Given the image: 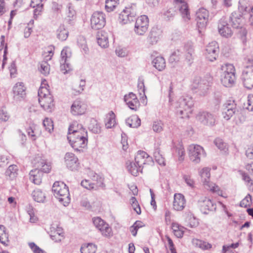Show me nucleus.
<instances>
[{"mask_svg":"<svg viewBox=\"0 0 253 253\" xmlns=\"http://www.w3.org/2000/svg\"><path fill=\"white\" fill-rule=\"evenodd\" d=\"M67 139L75 150L81 151V149L84 148L87 146V132L81 124L74 122L69 127Z\"/></svg>","mask_w":253,"mask_h":253,"instance_id":"nucleus-1","label":"nucleus"},{"mask_svg":"<svg viewBox=\"0 0 253 253\" xmlns=\"http://www.w3.org/2000/svg\"><path fill=\"white\" fill-rule=\"evenodd\" d=\"M193 105L192 97L188 96L180 97L174 104L176 115L181 118H189Z\"/></svg>","mask_w":253,"mask_h":253,"instance_id":"nucleus-2","label":"nucleus"},{"mask_svg":"<svg viewBox=\"0 0 253 253\" xmlns=\"http://www.w3.org/2000/svg\"><path fill=\"white\" fill-rule=\"evenodd\" d=\"M52 191L55 197L64 206L68 205L70 201V194L68 186L63 182L56 181L54 183Z\"/></svg>","mask_w":253,"mask_h":253,"instance_id":"nucleus-3","label":"nucleus"},{"mask_svg":"<svg viewBox=\"0 0 253 253\" xmlns=\"http://www.w3.org/2000/svg\"><path fill=\"white\" fill-rule=\"evenodd\" d=\"M221 82L226 87L232 86L235 83L236 77L234 66L231 64H225L222 66Z\"/></svg>","mask_w":253,"mask_h":253,"instance_id":"nucleus-4","label":"nucleus"},{"mask_svg":"<svg viewBox=\"0 0 253 253\" xmlns=\"http://www.w3.org/2000/svg\"><path fill=\"white\" fill-rule=\"evenodd\" d=\"M188 151L190 160L196 164L199 163L201 159L206 157V153L203 148L199 145H189Z\"/></svg>","mask_w":253,"mask_h":253,"instance_id":"nucleus-5","label":"nucleus"},{"mask_svg":"<svg viewBox=\"0 0 253 253\" xmlns=\"http://www.w3.org/2000/svg\"><path fill=\"white\" fill-rule=\"evenodd\" d=\"M136 5L133 4L130 7H126L119 14V21L122 24H126L136 19Z\"/></svg>","mask_w":253,"mask_h":253,"instance_id":"nucleus-6","label":"nucleus"},{"mask_svg":"<svg viewBox=\"0 0 253 253\" xmlns=\"http://www.w3.org/2000/svg\"><path fill=\"white\" fill-rule=\"evenodd\" d=\"M198 206L201 211L205 214H208L210 211H215L216 208V204L206 197H202L198 200Z\"/></svg>","mask_w":253,"mask_h":253,"instance_id":"nucleus-7","label":"nucleus"},{"mask_svg":"<svg viewBox=\"0 0 253 253\" xmlns=\"http://www.w3.org/2000/svg\"><path fill=\"white\" fill-rule=\"evenodd\" d=\"M134 32L138 35L142 36L147 31L149 26V19L146 15H143L136 18Z\"/></svg>","mask_w":253,"mask_h":253,"instance_id":"nucleus-8","label":"nucleus"},{"mask_svg":"<svg viewBox=\"0 0 253 253\" xmlns=\"http://www.w3.org/2000/svg\"><path fill=\"white\" fill-rule=\"evenodd\" d=\"M106 23L104 14L102 12L96 11L93 13L90 19L92 29L95 30L102 29Z\"/></svg>","mask_w":253,"mask_h":253,"instance_id":"nucleus-9","label":"nucleus"},{"mask_svg":"<svg viewBox=\"0 0 253 253\" xmlns=\"http://www.w3.org/2000/svg\"><path fill=\"white\" fill-rule=\"evenodd\" d=\"M211 78H209V80L206 79H202L200 77H195L192 81V89H198L202 93H204L207 91L210 86Z\"/></svg>","mask_w":253,"mask_h":253,"instance_id":"nucleus-10","label":"nucleus"},{"mask_svg":"<svg viewBox=\"0 0 253 253\" xmlns=\"http://www.w3.org/2000/svg\"><path fill=\"white\" fill-rule=\"evenodd\" d=\"M217 29L219 34L225 38L231 37L233 34L232 30L229 27L228 19L225 17H222L218 21Z\"/></svg>","mask_w":253,"mask_h":253,"instance_id":"nucleus-11","label":"nucleus"},{"mask_svg":"<svg viewBox=\"0 0 253 253\" xmlns=\"http://www.w3.org/2000/svg\"><path fill=\"white\" fill-rule=\"evenodd\" d=\"M93 223L96 228L101 232L103 236L110 237L112 235L111 228L100 217H94Z\"/></svg>","mask_w":253,"mask_h":253,"instance_id":"nucleus-12","label":"nucleus"},{"mask_svg":"<svg viewBox=\"0 0 253 253\" xmlns=\"http://www.w3.org/2000/svg\"><path fill=\"white\" fill-rule=\"evenodd\" d=\"M241 80L245 87L251 89L253 87V67L247 66L243 71Z\"/></svg>","mask_w":253,"mask_h":253,"instance_id":"nucleus-13","label":"nucleus"},{"mask_svg":"<svg viewBox=\"0 0 253 253\" xmlns=\"http://www.w3.org/2000/svg\"><path fill=\"white\" fill-rule=\"evenodd\" d=\"M197 26L199 28L203 29L206 27L209 18L208 10L204 8H200L196 14Z\"/></svg>","mask_w":253,"mask_h":253,"instance_id":"nucleus-14","label":"nucleus"},{"mask_svg":"<svg viewBox=\"0 0 253 253\" xmlns=\"http://www.w3.org/2000/svg\"><path fill=\"white\" fill-rule=\"evenodd\" d=\"M65 162L68 169L72 171L78 170L80 167L78 158L72 153H66L65 157Z\"/></svg>","mask_w":253,"mask_h":253,"instance_id":"nucleus-15","label":"nucleus"},{"mask_svg":"<svg viewBox=\"0 0 253 253\" xmlns=\"http://www.w3.org/2000/svg\"><path fill=\"white\" fill-rule=\"evenodd\" d=\"M219 52L218 45L217 42L213 41L209 43L206 49V58L210 61L216 60Z\"/></svg>","mask_w":253,"mask_h":253,"instance_id":"nucleus-16","label":"nucleus"},{"mask_svg":"<svg viewBox=\"0 0 253 253\" xmlns=\"http://www.w3.org/2000/svg\"><path fill=\"white\" fill-rule=\"evenodd\" d=\"M175 6L179 10L184 21L190 20V15L187 2L184 0H175Z\"/></svg>","mask_w":253,"mask_h":253,"instance_id":"nucleus-17","label":"nucleus"},{"mask_svg":"<svg viewBox=\"0 0 253 253\" xmlns=\"http://www.w3.org/2000/svg\"><path fill=\"white\" fill-rule=\"evenodd\" d=\"M87 105L80 100H76L71 107V113L74 116L82 115L85 113Z\"/></svg>","mask_w":253,"mask_h":253,"instance_id":"nucleus-18","label":"nucleus"},{"mask_svg":"<svg viewBox=\"0 0 253 253\" xmlns=\"http://www.w3.org/2000/svg\"><path fill=\"white\" fill-rule=\"evenodd\" d=\"M197 119L204 125L213 126L215 122V116L208 112L200 113L197 117Z\"/></svg>","mask_w":253,"mask_h":253,"instance_id":"nucleus-19","label":"nucleus"},{"mask_svg":"<svg viewBox=\"0 0 253 253\" xmlns=\"http://www.w3.org/2000/svg\"><path fill=\"white\" fill-rule=\"evenodd\" d=\"M136 164L142 167L144 165H150L152 163V158L143 151H138L135 157Z\"/></svg>","mask_w":253,"mask_h":253,"instance_id":"nucleus-20","label":"nucleus"},{"mask_svg":"<svg viewBox=\"0 0 253 253\" xmlns=\"http://www.w3.org/2000/svg\"><path fill=\"white\" fill-rule=\"evenodd\" d=\"M181 49L183 51V54L184 53L186 61L189 65H191L193 62L195 57V50L193 45L191 43L188 42Z\"/></svg>","mask_w":253,"mask_h":253,"instance_id":"nucleus-21","label":"nucleus"},{"mask_svg":"<svg viewBox=\"0 0 253 253\" xmlns=\"http://www.w3.org/2000/svg\"><path fill=\"white\" fill-rule=\"evenodd\" d=\"M39 102L41 107L45 111L51 112L54 107L53 99L49 93H44L43 97L39 98Z\"/></svg>","mask_w":253,"mask_h":253,"instance_id":"nucleus-22","label":"nucleus"},{"mask_svg":"<svg viewBox=\"0 0 253 253\" xmlns=\"http://www.w3.org/2000/svg\"><path fill=\"white\" fill-rule=\"evenodd\" d=\"M124 99V101L131 110H137L139 105V102L134 93L130 92L128 94L125 95Z\"/></svg>","mask_w":253,"mask_h":253,"instance_id":"nucleus-23","label":"nucleus"},{"mask_svg":"<svg viewBox=\"0 0 253 253\" xmlns=\"http://www.w3.org/2000/svg\"><path fill=\"white\" fill-rule=\"evenodd\" d=\"M186 205V200L184 195L180 193H176L174 195L173 208L174 210L181 211Z\"/></svg>","mask_w":253,"mask_h":253,"instance_id":"nucleus-24","label":"nucleus"},{"mask_svg":"<svg viewBox=\"0 0 253 253\" xmlns=\"http://www.w3.org/2000/svg\"><path fill=\"white\" fill-rule=\"evenodd\" d=\"M70 58V53H68L67 49L64 48L61 52V59L60 63L62 70H65L64 73L70 69L69 59Z\"/></svg>","mask_w":253,"mask_h":253,"instance_id":"nucleus-25","label":"nucleus"},{"mask_svg":"<svg viewBox=\"0 0 253 253\" xmlns=\"http://www.w3.org/2000/svg\"><path fill=\"white\" fill-rule=\"evenodd\" d=\"M243 16L242 13L234 11L229 17V20L231 23L232 26L234 28H239L242 27L243 24Z\"/></svg>","mask_w":253,"mask_h":253,"instance_id":"nucleus-26","label":"nucleus"},{"mask_svg":"<svg viewBox=\"0 0 253 253\" xmlns=\"http://www.w3.org/2000/svg\"><path fill=\"white\" fill-rule=\"evenodd\" d=\"M30 180L35 184L39 185L42 183V173L39 169H35L29 173Z\"/></svg>","mask_w":253,"mask_h":253,"instance_id":"nucleus-27","label":"nucleus"},{"mask_svg":"<svg viewBox=\"0 0 253 253\" xmlns=\"http://www.w3.org/2000/svg\"><path fill=\"white\" fill-rule=\"evenodd\" d=\"M96 39L99 46L103 48L108 47L109 44L108 36L106 32L104 31L98 32L96 36Z\"/></svg>","mask_w":253,"mask_h":253,"instance_id":"nucleus-28","label":"nucleus"},{"mask_svg":"<svg viewBox=\"0 0 253 253\" xmlns=\"http://www.w3.org/2000/svg\"><path fill=\"white\" fill-rule=\"evenodd\" d=\"M126 167L128 172L134 176H137L139 172H142V167L138 166L135 162L127 161L126 162Z\"/></svg>","mask_w":253,"mask_h":253,"instance_id":"nucleus-29","label":"nucleus"},{"mask_svg":"<svg viewBox=\"0 0 253 253\" xmlns=\"http://www.w3.org/2000/svg\"><path fill=\"white\" fill-rule=\"evenodd\" d=\"M153 66L158 71H162L166 68V61L162 56H157L152 61Z\"/></svg>","mask_w":253,"mask_h":253,"instance_id":"nucleus-30","label":"nucleus"},{"mask_svg":"<svg viewBox=\"0 0 253 253\" xmlns=\"http://www.w3.org/2000/svg\"><path fill=\"white\" fill-rule=\"evenodd\" d=\"M51 229H53L54 230H51L52 233L50 235L51 239L56 242L61 241L63 237L62 229L58 226H57L56 229L54 227H52Z\"/></svg>","mask_w":253,"mask_h":253,"instance_id":"nucleus-31","label":"nucleus"},{"mask_svg":"<svg viewBox=\"0 0 253 253\" xmlns=\"http://www.w3.org/2000/svg\"><path fill=\"white\" fill-rule=\"evenodd\" d=\"M26 87L23 83L16 84L13 87V91L14 95L19 96L23 98L26 94Z\"/></svg>","mask_w":253,"mask_h":253,"instance_id":"nucleus-32","label":"nucleus"},{"mask_svg":"<svg viewBox=\"0 0 253 253\" xmlns=\"http://www.w3.org/2000/svg\"><path fill=\"white\" fill-rule=\"evenodd\" d=\"M126 124L130 127L137 128L140 126L141 120L136 115H133L126 120Z\"/></svg>","mask_w":253,"mask_h":253,"instance_id":"nucleus-33","label":"nucleus"},{"mask_svg":"<svg viewBox=\"0 0 253 253\" xmlns=\"http://www.w3.org/2000/svg\"><path fill=\"white\" fill-rule=\"evenodd\" d=\"M210 170L211 169L210 168L206 167L203 168L199 171L202 182L205 185L209 184V180L211 176Z\"/></svg>","mask_w":253,"mask_h":253,"instance_id":"nucleus-34","label":"nucleus"},{"mask_svg":"<svg viewBox=\"0 0 253 253\" xmlns=\"http://www.w3.org/2000/svg\"><path fill=\"white\" fill-rule=\"evenodd\" d=\"M251 7L248 2L246 0H240L238 5V11L237 12L242 13L243 15L248 13L250 11Z\"/></svg>","mask_w":253,"mask_h":253,"instance_id":"nucleus-35","label":"nucleus"},{"mask_svg":"<svg viewBox=\"0 0 253 253\" xmlns=\"http://www.w3.org/2000/svg\"><path fill=\"white\" fill-rule=\"evenodd\" d=\"M154 157L156 161L160 165L165 166L166 165L165 158L163 157L161 153L160 148L158 146H155L154 151Z\"/></svg>","mask_w":253,"mask_h":253,"instance_id":"nucleus-36","label":"nucleus"},{"mask_svg":"<svg viewBox=\"0 0 253 253\" xmlns=\"http://www.w3.org/2000/svg\"><path fill=\"white\" fill-rule=\"evenodd\" d=\"M57 37L59 40L64 41H65L68 37L69 32L68 31L65 29L64 25H60L56 31Z\"/></svg>","mask_w":253,"mask_h":253,"instance_id":"nucleus-37","label":"nucleus"},{"mask_svg":"<svg viewBox=\"0 0 253 253\" xmlns=\"http://www.w3.org/2000/svg\"><path fill=\"white\" fill-rule=\"evenodd\" d=\"M116 124V116L113 111H110L107 116V121L105 123V126L107 128H111L115 126Z\"/></svg>","mask_w":253,"mask_h":253,"instance_id":"nucleus-38","label":"nucleus"},{"mask_svg":"<svg viewBox=\"0 0 253 253\" xmlns=\"http://www.w3.org/2000/svg\"><path fill=\"white\" fill-rule=\"evenodd\" d=\"M88 129L92 132L95 134L99 133L101 132V127L98 123L97 121L94 118L90 119Z\"/></svg>","mask_w":253,"mask_h":253,"instance_id":"nucleus-39","label":"nucleus"},{"mask_svg":"<svg viewBox=\"0 0 253 253\" xmlns=\"http://www.w3.org/2000/svg\"><path fill=\"white\" fill-rule=\"evenodd\" d=\"M97 250V246L92 243H88L83 245L81 248V253H95Z\"/></svg>","mask_w":253,"mask_h":253,"instance_id":"nucleus-40","label":"nucleus"},{"mask_svg":"<svg viewBox=\"0 0 253 253\" xmlns=\"http://www.w3.org/2000/svg\"><path fill=\"white\" fill-rule=\"evenodd\" d=\"M183 54V51L182 49H177L174 50L170 55L169 61L170 63L178 62L180 59L182 55Z\"/></svg>","mask_w":253,"mask_h":253,"instance_id":"nucleus-41","label":"nucleus"},{"mask_svg":"<svg viewBox=\"0 0 253 253\" xmlns=\"http://www.w3.org/2000/svg\"><path fill=\"white\" fill-rule=\"evenodd\" d=\"M175 153L178 156V161L182 162L184 159L185 156V150L181 142H178L175 146Z\"/></svg>","mask_w":253,"mask_h":253,"instance_id":"nucleus-42","label":"nucleus"},{"mask_svg":"<svg viewBox=\"0 0 253 253\" xmlns=\"http://www.w3.org/2000/svg\"><path fill=\"white\" fill-rule=\"evenodd\" d=\"M32 196L34 200L39 203H43L45 199V194L39 189L33 192Z\"/></svg>","mask_w":253,"mask_h":253,"instance_id":"nucleus-43","label":"nucleus"},{"mask_svg":"<svg viewBox=\"0 0 253 253\" xmlns=\"http://www.w3.org/2000/svg\"><path fill=\"white\" fill-rule=\"evenodd\" d=\"M214 143L216 146L224 153H228V145L223 142L222 139L219 138H216L214 141Z\"/></svg>","mask_w":253,"mask_h":253,"instance_id":"nucleus-44","label":"nucleus"},{"mask_svg":"<svg viewBox=\"0 0 253 253\" xmlns=\"http://www.w3.org/2000/svg\"><path fill=\"white\" fill-rule=\"evenodd\" d=\"M192 243L195 247L204 250H208L211 248V245L209 243L197 239H193Z\"/></svg>","mask_w":253,"mask_h":253,"instance_id":"nucleus-45","label":"nucleus"},{"mask_svg":"<svg viewBox=\"0 0 253 253\" xmlns=\"http://www.w3.org/2000/svg\"><path fill=\"white\" fill-rule=\"evenodd\" d=\"M18 167L15 165L9 166L5 171V175L12 179L16 177L17 175Z\"/></svg>","mask_w":253,"mask_h":253,"instance_id":"nucleus-46","label":"nucleus"},{"mask_svg":"<svg viewBox=\"0 0 253 253\" xmlns=\"http://www.w3.org/2000/svg\"><path fill=\"white\" fill-rule=\"evenodd\" d=\"M159 39V34L155 29H153L149 33L147 38L148 42L150 44L153 45L156 44Z\"/></svg>","mask_w":253,"mask_h":253,"instance_id":"nucleus-47","label":"nucleus"},{"mask_svg":"<svg viewBox=\"0 0 253 253\" xmlns=\"http://www.w3.org/2000/svg\"><path fill=\"white\" fill-rule=\"evenodd\" d=\"M38 169L42 172V174L43 172H49L51 169L50 165L47 164L43 160H41L40 162H38Z\"/></svg>","mask_w":253,"mask_h":253,"instance_id":"nucleus-48","label":"nucleus"},{"mask_svg":"<svg viewBox=\"0 0 253 253\" xmlns=\"http://www.w3.org/2000/svg\"><path fill=\"white\" fill-rule=\"evenodd\" d=\"M119 0H106L105 1V9L107 12H111L117 6Z\"/></svg>","mask_w":253,"mask_h":253,"instance_id":"nucleus-49","label":"nucleus"},{"mask_svg":"<svg viewBox=\"0 0 253 253\" xmlns=\"http://www.w3.org/2000/svg\"><path fill=\"white\" fill-rule=\"evenodd\" d=\"M81 184L83 187L88 190L97 189V185H95L94 182H91L88 180H83L81 182Z\"/></svg>","mask_w":253,"mask_h":253,"instance_id":"nucleus-50","label":"nucleus"},{"mask_svg":"<svg viewBox=\"0 0 253 253\" xmlns=\"http://www.w3.org/2000/svg\"><path fill=\"white\" fill-rule=\"evenodd\" d=\"M222 115L223 118L226 121H228L238 111L237 110H226V109H222Z\"/></svg>","mask_w":253,"mask_h":253,"instance_id":"nucleus-51","label":"nucleus"},{"mask_svg":"<svg viewBox=\"0 0 253 253\" xmlns=\"http://www.w3.org/2000/svg\"><path fill=\"white\" fill-rule=\"evenodd\" d=\"M42 124L45 130L48 132L51 133L53 129V125L51 120L46 118L44 119Z\"/></svg>","mask_w":253,"mask_h":253,"instance_id":"nucleus-52","label":"nucleus"},{"mask_svg":"<svg viewBox=\"0 0 253 253\" xmlns=\"http://www.w3.org/2000/svg\"><path fill=\"white\" fill-rule=\"evenodd\" d=\"M130 203L134 211L138 214H141V209L135 197H132L130 199Z\"/></svg>","mask_w":253,"mask_h":253,"instance_id":"nucleus-53","label":"nucleus"},{"mask_svg":"<svg viewBox=\"0 0 253 253\" xmlns=\"http://www.w3.org/2000/svg\"><path fill=\"white\" fill-rule=\"evenodd\" d=\"M50 67L48 63L46 61H43L41 63L40 72L44 76H46L49 73Z\"/></svg>","mask_w":253,"mask_h":253,"instance_id":"nucleus-54","label":"nucleus"},{"mask_svg":"<svg viewBox=\"0 0 253 253\" xmlns=\"http://www.w3.org/2000/svg\"><path fill=\"white\" fill-rule=\"evenodd\" d=\"M163 124L161 121H154L153 123L152 128L154 131L159 133L163 129Z\"/></svg>","mask_w":253,"mask_h":253,"instance_id":"nucleus-55","label":"nucleus"},{"mask_svg":"<svg viewBox=\"0 0 253 253\" xmlns=\"http://www.w3.org/2000/svg\"><path fill=\"white\" fill-rule=\"evenodd\" d=\"M137 87L139 94L141 95L142 93L144 95L145 97L146 98V96L145 94V86L144 83V80L142 77H139L138 81Z\"/></svg>","mask_w":253,"mask_h":253,"instance_id":"nucleus-56","label":"nucleus"},{"mask_svg":"<svg viewBox=\"0 0 253 253\" xmlns=\"http://www.w3.org/2000/svg\"><path fill=\"white\" fill-rule=\"evenodd\" d=\"M252 202V196L250 194H248L244 199H243L240 204L241 207L247 208L250 206Z\"/></svg>","mask_w":253,"mask_h":253,"instance_id":"nucleus-57","label":"nucleus"},{"mask_svg":"<svg viewBox=\"0 0 253 253\" xmlns=\"http://www.w3.org/2000/svg\"><path fill=\"white\" fill-rule=\"evenodd\" d=\"M67 7L68 8V17H69V19H68L67 20L68 22H70L75 17L76 11L74 9L71 3H68Z\"/></svg>","mask_w":253,"mask_h":253,"instance_id":"nucleus-58","label":"nucleus"},{"mask_svg":"<svg viewBox=\"0 0 253 253\" xmlns=\"http://www.w3.org/2000/svg\"><path fill=\"white\" fill-rule=\"evenodd\" d=\"M222 109H226V110H237L236 104L235 103L234 101L228 100L222 106Z\"/></svg>","mask_w":253,"mask_h":253,"instance_id":"nucleus-59","label":"nucleus"},{"mask_svg":"<svg viewBox=\"0 0 253 253\" xmlns=\"http://www.w3.org/2000/svg\"><path fill=\"white\" fill-rule=\"evenodd\" d=\"M175 13V10L173 8H170L164 13V16H165V18L169 20L174 16Z\"/></svg>","mask_w":253,"mask_h":253,"instance_id":"nucleus-60","label":"nucleus"},{"mask_svg":"<svg viewBox=\"0 0 253 253\" xmlns=\"http://www.w3.org/2000/svg\"><path fill=\"white\" fill-rule=\"evenodd\" d=\"M92 180L93 181L92 182H94L95 183V185H97V189L99 187L101 186L103 184V179L96 173H93Z\"/></svg>","mask_w":253,"mask_h":253,"instance_id":"nucleus-61","label":"nucleus"},{"mask_svg":"<svg viewBox=\"0 0 253 253\" xmlns=\"http://www.w3.org/2000/svg\"><path fill=\"white\" fill-rule=\"evenodd\" d=\"M29 246L34 253H46L45 251L36 245L34 242L29 243Z\"/></svg>","mask_w":253,"mask_h":253,"instance_id":"nucleus-62","label":"nucleus"},{"mask_svg":"<svg viewBox=\"0 0 253 253\" xmlns=\"http://www.w3.org/2000/svg\"><path fill=\"white\" fill-rule=\"evenodd\" d=\"M183 179L188 186L192 188L194 187L195 182L193 179L191 178L190 176L188 175H184L183 176Z\"/></svg>","mask_w":253,"mask_h":253,"instance_id":"nucleus-63","label":"nucleus"},{"mask_svg":"<svg viewBox=\"0 0 253 253\" xmlns=\"http://www.w3.org/2000/svg\"><path fill=\"white\" fill-rule=\"evenodd\" d=\"M245 155L247 158L253 160V145H251L248 146L246 150Z\"/></svg>","mask_w":253,"mask_h":253,"instance_id":"nucleus-64","label":"nucleus"}]
</instances>
